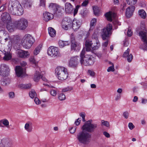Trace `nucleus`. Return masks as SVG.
<instances>
[{
  "instance_id": "f257e3e1",
  "label": "nucleus",
  "mask_w": 147,
  "mask_h": 147,
  "mask_svg": "<svg viewBox=\"0 0 147 147\" xmlns=\"http://www.w3.org/2000/svg\"><path fill=\"white\" fill-rule=\"evenodd\" d=\"M92 120L91 119L86 122L81 127L82 130L77 134L76 137L80 143L84 144L89 142L91 134L88 132H94L98 127L97 124L92 123Z\"/></svg>"
},
{
  "instance_id": "f03ea898",
  "label": "nucleus",
  "mask_w": 147,
  "mask_h": 147,
  "mask_svg": "<svg viewBox=\"0 0 147 147\" xmlns=\"http://www.w3.org/2000/svg\"><path fill=\"white\" fill-rule=\"evenodd\" d=\"M8 10L9 12L13 15L21 16L23 13L22 6L17 0H11L9 1Z\"/></svg>"
},
{
  "instance_id": "7ed1b4c3",
  "label": "nucleus",
  "mask_w": 147,
  "mask_h": 147,
  "mask_svg": "<svg viewBox=\"0 0 147 147\" xmlns=\"http://www.w3.org/2000/svg\"><path fill=\"white\" fill-rule=\"evenodd\" d=\"M85 51L83 49L80 54V61L81 65L85 66L92 65L94 63V60L92 56L89 55H85Z\"/></svg>"
},
{
  "instance_id": "20e7f679",
  "label": "nucleus",
  "mask_w": 147,
  "mask_h": 147,
  "mask_svg": "<svg viewBox=\"0 0 147 147\" xmlns=\"http://www.w3.org/2000/svg\"><path fill=\"white\" fill-rule=\"evenodd\" d=\"M55 74L57 78L61 80H65L68 75L67 69L62 67H57L55 69Z\"/></svg>"
},
{
  "instance_id": "39448f33",
  "label": "nucleus",
  "mask_w": 147,
  "mask_h": 147,
  "mask_svg": "<svg viewBox=\"0 0 147 147\" xmlns=\"http://www.w3.org/2000/svg\"><path fill=\"white\" fill-rule=\"evenodd\" d=\"M16 28L21 30L25 29L28 26V22L27 20L24 18L16 21L14 22Z\"/></svg>"
},
{
  "instance_id": "423d86ee",
  "label": "nucleus",
  "mask_w": 147,
  "mask_h": 147,
  "mask_svg": "<svg viewBox=\"0 0 147 147\" xmlns=\"http://www.w3.org/2000/svg\"><path fill=\"white\" fill-rule=\"evenodd\" d=\"M112 25L110 24H109L106 27L102 30L101 34L102 38L103 40H105L109 37L111 34V30L112 29Z\"/></svg>"
},
{
  "instance_id": "0eeeda50",
  "label": "nucleus",
  "mask_w": 147,
  "mask_h": 147,
  "mask_svg": "<svg viewBox=\"0 0 147 147\" xmlns=\"http://www.w3.org/2000/svg\"><path fill=\"white\" fill-rule=\"evenodd\" d=\"M139 35L141 37L142 41L144 42L143 44L141 46V48L144 50H147V32L146 31H140L139 33Z\"/></svg>"
},
{
  "instance_id": "6e6552de",
  "label": "nucleus",
  "mask_w": 147,
  "mask_h": 147,
  "mask_svg": "<svg viewBox=\"0 0 147 147\" xmlns=\"http://www.w3.org/2000/svg\"><path fill=\"white\" fill-rule=\"evenodd\" d=\"M47 53L49 56L55 57L59 55V49L57 47L51 46L48 49Z\"/></svg>"
},
{
  "instance_id": "1a4fd4ad",
  "label": "nucleus",
  "mask_w": 147,
  "mask_h": 147,
  "mask_svg": "<svg viewBox=\"0 0 147 147\" xmlns=\"http://www.w3.org/2000/svg\"><path fill=\"white\" fill-rule=\"evenodd\" d=\"M9 69L8 66L5 64H1L0 66V75L3 76H8L9 74Z\"/></svg>"
},
{
  "instance_id": "9d476101",
  "label": "nucleus",
  "mask_w": 147,
  "mask_h": 147,
  "mask_svg": "<svg viewBox=\"0 0 147 147\" xmlns=\"http://www.w3.org/2000/svg\"><path fill=\"white\" fill-rule=\"evenodd\" d=\"M98 34L94 32L92 35V42L93 45V47L95 49H98L100 46V44L98 40Z\"/></svg>"
},
{
  "instance_id": "9b49d317",
  "label": "nucleus",
  "mask_w": 147,
  "mask_h": 147,
  "mask_svg": "<svg viewBox=\"0 0 147 147\" xmlns=\"http://www.w3.org/2000/svg\"><path fill=\"white\" fill-rule=\"evenodd\" d=\"M1 20L5 24L9 23L11 22V19L10 14L6 12L3 13L2 14Z\"/></svg>"
},
{
  "instance_id": "f8f14e48",
  "label": "nucleus",
  "mask_w": 147,
  "mask_h": 147,
  "mask_svg": "<svg viewBox=\"0 0 147 147\" xmlns=\"http://www.w3.org/2000/svg\"><path fill=\"white\" fill-rule=\"evenodd\" d=\"M78 57H71L69 63V66L70 67L76 68L77 67L78 64Z\"/></svg>"
},
{
  "instance_id": "ddd939ff",
  "label": "nucleus",
  "mask_w": 147,
  "mask_h": 147,
  "mask_svg": "<svg viewBox=\"0 0 147 147\" xmlns=\"http://www.w3.org/2000/svg\"><path fill=\"white\" fill-rule=\"evenodd\" d=\"M15 71L16 75L18 77H22L25 73V69L20 66L16 67Z\"/></svg>"
},
{
  "instance_id": "4468645a",
  "label": "nucleus",
  "mask_w": 147,
  "mask_h": 147,
  "mask_svg": "<svg viewBox=\"0 0 147 147\" xmlns=\"http://www.w3.org/2000/svg\"><path fill=\"white\" fill-rule=\"evenodd\" d=\"M16 53L18 56L21 58H25L28 56L29 53L27 51H24L21 49H18Z\"/></svg>"
},
{
  "instance_id": "2eb2a0df",
  "label": "nucleus",
  "mask_w": 147,
  "mask_h": 147,
  "mask_svg": "<svg viewBox=\"0 0 147 147\" xmlns=\"http://www.w3.org/2000/svg\"><path fill=\"white\" fill-rule=\"evenodd\" d=\"M12 144V142L10 140L7 139H3L0 144V147H11Z\"/></svg>"
},
{
  "instance_id": "dca6fc26",
  "label": "nucleus",
  "mask_w": 147,
  "mask_h": 147,
  "mask_svg": "<svg viewBox=\"0 0 147 147\" xmlns=\"http://www.w3.org/2000/svg\"><path fill=\"white\" fill-rule=\"evenodd\" d=\"M43 20L46 22H48L54 18L53 15L49 12L46 11L43 13Z\"/></svg>"
},
{
  "instance_id": "f3484780",
  "label": "nucleus",
  "mask_w": 147,
  "mask_h": 147,
  "mask_svg": "<svg viewBox=\"0 0 147 147\" xmlns=\"http://www.w3.org/2000/svg\"><path fill=\"white\" fill-rule=\"evenodd\" d=\"M135 9V7L134 6H129L127 8L125 15L127 18H129L133 15Z\"/></svg>"
},
{
  "instance_id": "a211bd4d",
  "label": "nucleus",
  "mask_w": 147,
  "mask_h": 147,
  "mask_svg": "<svg viewBox=\"0 0 147 147\" xmlns=\"http://www.w3.org/2000/svg\"><path fill=\"white\" fill-rule=\"evenodd\" d=\"M81 23L80 21L76 19H74L72 22V27L73 29L77 31L80 28Z\"/></svg>"
},
{
  "instance_id": "6ab92c4d",
  "label": "nucleus",
  "mask_w": 147,
  "mask_h": 147,
  "mask_svg": "<svg viewBox=\"0 0 147 147\" xmlns=\"http://www.w3.org/2000/svg\"><path fill=\"white\" fill-rule=\"evenodd\" d=\"M130 49L128 48L123 53V57H127V60L129 62H131L133 59V56L132 54H129Z\"/></svg>"
},
{
  "instance_id": "aec40b11",
  "label": "nucleus",
  "mask_w": 147,
  "mask_h": 147,
  "mask_svg": "<svg viewBox=\"0 0 147 147\" xmlns=\"http://www.w3.org/2000/svg\"><path fill=\"white\" fill-rule=\"evenodd\" d=\"M116 16L115 13L112 11H109L105 14V16L107 20L111 21Z\"/></svg>"
},
{
  "instance_id": "412c9836",
  "label": "nucleus",
  "mask_w": 147,
  "mask_h": 147,
  "mask_svg": "<svg viewBox=\"0 0 147 147\" xmlns=\"http://www.w3.org/2000/svg\"><path fill=\"white\" fill-rule=\"evenodd\" d=\"M74 9L73 6L69 3H66L65 5V10L66 13L70 14L73 12Z\"/></svg>"
},
{
  "instance_id": "4be33fe9",
  "label": "nucleus",
  "mask_w": 147,
  "mask_h": 147,
  "mask_svg": "<svg viewBox=\"0 0 147 147\" xmlns=\"http://www.w3.org/2000/svg\"><path fill=\"white\" fill-rule=\"evenodd\" d=\"M85 46L87 51H90L91 48H92L93 50L96 49H94V48L93 47L94 46L92 40H86L85 42Z\"/></svg>"
},
{
  "instance_id": "5701e85b",
  "label": "nucleus",
  "mask_w": 147,
  "mask_h": 147,
  "mask_svg": "<svg viewBox=\"0 0 147 147\" xmlns=\"http://www.w3.org/2000/svg\"><path fill=\"white\" fill-rule=\"evenodd\" d=\"M6 28L7 30L9 32L13 31L16 28V27L15 26L14 23L13 24L12 22L9 23H7Z\"/></svg>"
},
{
  "instance_id": "b1692460",
  "label": "nucleus",
  "mask_w": 147,
  "mask_h": 147,
  "mask_svg": "<svg viewBox=\"0 0 147 147\" xmlns=\"http://www.w3.org/2000/svg\"><path fill=\"white\" fill-rule=\"evenodd\" d=\"M25 41L29 42H34V40L33 38L29 34H27L25 35L23 38L22 41Z\"/></svg>"
},
{
  "instance_id": "393cba45",
  "label": "nucleus",
  "mask_w": 147,
  "mask_h": 147,
  "mask_svg": "<svg viewBox=\"0 0 147 147\" xmlns=\"http://www.w3.org/2000/svg\"><path fill=\"white\" fill-rule=\"evenodd\" d=\"M80 46L79 43L75 42L71 43V49L72 50H79L80 49Z\"/></svg>"
},
{
  "instance_id": "a878e982",
  "label": "nucleus",
  "mask_w": 147,
  "mask_h": 147,
  "mask_svg": "<svg viewBox=\"0 0 147 147\" xmlns=\"http://www.w3.org/2000/svg\"><path fill=\"white\" fill-rule=\"evenodd\" d=\"M54 13V14L57 15H60V14L62 13V10H64L63 7L58 5Z\"/></svg>"
},
{
  "instance_id": "bb28decb",
  "label": "nucleus",
  "mask_w": 147,
  "mask_h": 147,
  "mask_svg": "<svg viewBox=\"0 0 147 147\" xmlns=\"http://www.w3.org/2000/svg\"><path fill=\"white\" fill-rule=\"evenodd\" d=\"M22 45L24 47L27 49L30 48L32 45L33 42H28L25 41H22Z\"/></svg>"
},
{
  "instance_id": "cd10ccee",
  "label": "nucleus",
  "mask_w": 147,
  "mask_h": 147,
  "mask_svg": "<svg viewBox=\"0 0 147 147\" xmlns=\"http://www.w3.org/2000/svg\"><path fill=\"white\" fill-rule=\"evenodd\" d=\"M24 128L28 132H31L32 130V123L30 122L27 123L25 125Z\"/></svg>"
},
{
  "instance_id": "c85d7f7f",
  "label": "nucleus",
  "mask_w": 147,
  "mask_h": 147,
  "mask_svg": "<svg viewBox=\"0 0 147 147\" xmlns=\"http://www.w3.org/2000/svg\"><path fill=\"white\" fill-rule=\"evenodd\" d=\"M58 44L59 47L62 48L65 46L69 45V42L68 41H63L60 40Z\"/></svg>"
},
{
  "instance_id": "c756f323",
  "label": "nucleus",
  "mask_w": 147,
  "mask_h": 147,
  "mask_svg": "<svg viewBox=\"0 0 147 147\" xmlns=\"http://www.w3.org/2000/svg\"><path fill=\"white\" fill-rule=\"evenodd\" d=\"M41 78V75L39 71H36L34 74L33 78L34 80L36 82H37Z\"/></svg>"
},
{
  "instance_id": "7c9ffc66",
  "label": "nucleus",
  "mask_w": 147,
  "mask_h": 147,
  "mask_svg": "<svg viewBox=\"0 0 147 147\" xmlns=\"http://www.w3.org/2000/svg\"><path fill=\"white\" fill-rule=\"evenodd\" d=\"M49 33L50 36L51 37H54L56 35V31L51 27L49 28L48 29Z\"/></svg>"
},
{
  "instance_id": "2f4dec72",
  "label": "nucleus",
  "mask_w": 147,
  "mask_h": 147,
  "mask_svg": "<svg viewBox=\"0 0 147 147\" xmlns=\"http://www.w3.org/2000/svg\"><path fill=\"white\" fill-rule=\"evenodd\" d=\"M57 5H58L56 3H50L49 5V8L50 9L53 11L54 13L57 7Z\"/></svg>"
},
{
  "instance_id": "473e14b6",
  "label": "nucleus",
  "mask_w": 147,
  "mask_h": 147,
  "mask_svg": "<svg viewBox=\"0 0 147 147\" xmlns=\"http://www.w3.org/2000/svg\"><path fill=\"white\" fill-rule=\"evenodd\" d=\"M96 19L95 18H93L91 20L90 30H92L94 28L96 24Z\"/></svg>"
},
{
  "instance_id": "72a5a7b5",
  "label": "nucleus",
  "mask_w": 147,
  "mask_h": 147,
  "mask_svg": "<svg viewBox=\"0 0 147 147\" xmlns=\"http://www.w3.org/2000/svg\"><path fill=\"white\" fill-rule=\"evenodd\" d=\"M5 56L3 58L5 60L8 61L10 60L11 58V54L8 52H6L4 53Z\"/></svg>"
},
{
  "instance_id": "f704fd0d",
  "label": "nucleus",
  "mask_w": 147,
  "mask_h": 147,
  "mask_svg": "<svg viewBox=\"0 0 147 147\" xmlns=\"http://www.w3.org/2000/svg\"><path fill=\"white\" fill-rule=\"evenodd\" d=\"M71 21L69 19H68L66 18H65L63 20L62 23H63V25H66L68 27H69L71 24Z\"/></svg>"
},
{
  "instance_id": "c9c22d12",
  "label": "nucleus",
  "mask_w": 147,
  "mask_h": 147,
  "mask_svg": "<svg viewBox=\"0 0 147 147\" xmlns=\"http://www.w3.org/2000/svg\"><path fill=\"white\" fill-rule=\"evenodd\" d=\"M22 3L24 5V6L30 7L32 5V3L29 0H23L22 1Z\"/></svg>"
},
{
  "instance_id": "e433bc0d",
  "label": "nucleus",
  "mask_w": 147,
  "mask_h": 147,
  "mask_svg": "<svg viewBox=\"0 0 147 147\" xmlns=\"http://www.w3.org/2000/svg\"><path fill=\"white\" fill-rule=\"evenodd\" d=\"M42 45L40 44L35 48L34 51V55H36L39 53L42 48Z\"/></svg>"
},
{
  "instance_id": "4c0bfd02",
  "label": "nucleus",
  "mask_w": 147,
  "mask_h": 147,
  "mask_svg": "<svg viewBox=\"0 0 147 147\" xmlns=\"http://www.w3.org/2000/svg\"><path fill=\"white\" fill-rule=\"evenodd\" d=\"M19 86L21 88L28 89L31 88V85L30 84H21L19 85Z\"/></svg>"
},
{
  "instance_id": "58836bf2",
  "label": "nucleus",
  "mask_w": 147,
  "mask_h": 147,
  "mask_svg": "<svg viewBox=\"0 0 147 147\" xmlns=\"http://www.w3.org/2000/svg\"><path fill=\"white\" fill-rule=\"evenodd\" d=\"M139 15L143 19H145L146 16V13L143 9H141L138 11Z\"/></svg>"
},
{
  "instance_id": "ea45409f",
  "label": "nucleus",
  "mask_w": 147,
  "mask_h": 147,
  "mask_svg": "<svg viewBox=\"0 0 147 147\" xmlns=\"http://www.w3.org/2000/svg\"><path fill=\"white\" fill-rule=\"evenodd\" d=\"M1 84L3 86H6L10 84V81L8 79H6L1 81Z\"/></svg>"
},
{
  "instance_id": "a19ab883",
  "label": "nucleus",
  "mask_w": 147,
  "mask_h": 147,
  "mask_svg": "<svg viewBox=\"0 0 147 147\" xmlns=\"http://www.w3.org/2000/svg\"><path fill=\"white\" fill-rule=\"evenodd\" d=\"M29 94L32 98H33L36 96V93L34 89H32L31 91L29 92Z\"/></svg>"
},
{
  "instance_id": "79ce46f5",
  "label": "nucleus",
  "mask_w": 147,
  "mask_h": 147,
  "mask_svg": "<svg viewBox=\"0 0 147 147\" xmlns=\"http://www.w3.org/2000/svg\"><path fill=\"white\" fill-rule=\"evenodd\" d=\"M93 9L94 14L96 16L98 15L100 11L99 8L97 6H93Z\"/></svg>"
},
{
  "instance_id": "37998d69",
  "label": "nucleus",
  "mask_w": 147,
  "mask_h": 147,
  "mask_svg": "<svg viewBox=\"0 0 147 147\" xmlns=\"http://www.w3.org/2000/svg\"><path fill=\"white\" fill-rule=\"evenodd\" d=\"M65 98V95L63 93L59 94L58 96V98L60 100H64Z\"/></svg>"
},
{
  "instance_id": "c03bdc74",
  "label": "nucleus",
  "mask_w": 147,
  "mask_h": 147,
  "mask_svg": "<svg viewBox=\"0 0 147 147\" xmlns=\"http://www.w3.org/2000/svg\"><path fill=\"white\" fill-rule=\"evenodd\" d=\"M73 89V88L72 87H67L64 88L62 89V91L63 92H65L69 91H71Z\"/></svg>"
},
{
  "instance_id": "a18cd8bd",
  "label": "nucleus",
  "mask_w": 147,
  "mask_h": 147,
  "mask_svg": "<svg viewBox=\"0 0 147 147\" xmlns=\"http://www.w3.org/2000/svg\"><path fill=\"white\" fill-rule=\"evenodd\" d=\"M110 63L112 65V66L109 67L107 69V71L108 72L111 71H113L115 70L114 68V66L113 64L111 62H110Z\"/></svg>"
},
{
  "instance_id": "49530a36",
  "label": "nucleus",
  "mask_w": 147,
  "mask_h": 147,
  "mask_svg": "<svg viewBox=\"0 0 147 147\" xmlns=\"http://www.w3.org/2000/svg\"><path fill=\"white\" fill-rule=\"evenodd\" d=\"M101 123L103 125L107 127H109L110 126L109 122L107 121H105L104 120H102Z\"/></svg>"
},
{
  "instance_id": "de8ad7c7",
  "label": "nucleus",
  "mask_w": 147,
  "mask_h": 147,
  "mask_svg": "<svg viewBox=\"0 0 147 147\" xmlns=\"http://www.w3.org/2000/svg\"><path fill=\"white\" fill-rule=\"evenodd\" d=\"M76 126H75L71 127L69 129V131L70 133L71 134L74 133L76 131Z\"/></svg>"
},
{
  "instance_id": "09e8293b",
  "label": "nucleus",
  "mask_w": 147,
  "mask_h": 147,
  "mask_svg": "<svg viewBox=\"0 0 147 147\" xmlns=\"http://www.w3.org/2000/svg\"><path fill=\"white\" fill-rule=\"evenodd\" d=\"M88 11L87 10H82L80 12V14L83 17H85L88 13Z\"/></svg>"
},
{
  "instance_id": "8fccbe9b",
  "label": "nucleus",
  "mask_w": 147,
  "mask_h": 147,
  "mask_svg": "<svg viewBox=\"0 0 147 147\" xmlns=\"http://www.w3.org/2000/svg\"><path fill=\"white\" fill-rule=\"evenodd\" d=\"M80 7V5H77L76 6L75 9L74 10V15L75 16L77 13L78 9Z\"/></svg>"
},
{
  "instance_id": "3c124183",
  "label": "nucleus",
  "mask_w": 147,
  "mask_h": 147,
  "mask_svg": "<svg viewBox=\"0 0 147 147\" xmlns=\"http://www.w3.org/2000/svg\"><path fill=\"white\" fill-rule=\"evenodd\" d=\"M8 95L10 98H13L15 97V94L14 92H9Z\"/></svg>"
},
{
  "instance_id": "603ef678",
  "label": "nucleus",
  "mask_w": 147,
  "mask_h": 147,
  "mask_svg": "<svg viewBox=\"0 0 147 147\" xmlns=\"http://www.w3.org/2000/svg\"><path fill=\"white\" fill-rule=\"evenodd\" d=\"M106 41L104 42H103L102 44V46L103 47H107L108 42H109V39L108 38H107L106 40H105Z\"/></svg>"
},
{
  "instance_id": "864d4df0",
  "label": "nucleus",
  "mask_w": 147,
  "mask_h": 147,
  "mask_svg": "<svg viewBox=\"0 0 147 147\" xmlns=\"http://www.w3.org/2000/svg\"><path fill=\"white\" fill-rule=\"evenodd\" d=\"M3 124L6 126L8 125H9V122L6 119H3L2 120Z\"/></svg>"
},
{
  "instance_id": "5fc2aeb1",
  "label": "nucleus",
  "mask_w": 147,
  "mask_h": 147,
  "mask_svg": "<svg viewBox=\"0 0 147 147\" xmlns=\"http://www.w3.org/2000/svg\"><path fill=\"white\" fill-rule=\"evenodd\" d=\"M50 94L53 96H55L57 94L56 91L54 90H51L50 92Z\"/></svg>"
},
{
  "instance_id": "6e6d98bb",
  "label": "nucleus",
  "mask_w": 147,
  "mask_h": 147,
  "mask_svg": "<svg viewBox=\"0 0 147 147\" xmlns=\"http://www.w3.org/2000/svg\"><path fill=\"white\" fill-rule=\"evenodd\" d=\"M123 115L125 119H127L128 117L129 113L127 111H125L123 113Z\"/></svg>"
},
{
  "instance_id": "4d7b16f0",
  "label": "nucleus",
  "mask_w": 147,
  "mask_h": 147,
  "mask_svg": "<svg viewBox=\"0 0 147 147\" xmlns=\"http://www.w3.org/2000/svg\"><path fill=\"white\" fill-rule=\"evenodd\" d=\"M81 120V118H78L75 121V123L76 125L78 126L80 124Z\"/></svg>"
},
{
  "instance_id": "13d9d810",
  "label": "nucleus",
  "mask_w": 147,
  "mask_h": 147,
  "mask_svg": "<svg viewBox=\"0 0 147 147\" xmlns=\"http://www.w3.org/2000/svg\"><path fill=\"white\" fill-rule=\"evenodd\" d=\"M5 35L6 36V38H5V35L3 36V38L4 39L5 41L6 42L9 39V34H5Z\"/></svg>"
},
{
  "instance_id": "bf43d9fd",
  "label": "nucleus",
  "mask_w": 147,
  "mask_h": 147,
  "mask_svg": "<svg viewBox=\"0 0 147 147\" xmlns=\"http://www.w3.org/2000/svg\"><path fill=\"white\" fill-rule=\"evenodd\" d=\"M128 127L130 129L132 130L134 128L135 126L132 123H129L128 124Z\"/></svg>"
},
{
  "instance_id": "052dcab7",
  "label": "nucleus",
  "mask_w": 147,
  "mask_h": 147,
  "mask_svg": "<svg viewBox=\"0 0 147 147\" xmlns=\"http://www.w3.org/2000/svg\"><path fill=\"white\" fill-rule=\"evenodd\" d=\"M40 6L45 7V0H40Z\"/></svg>"
},
{
  "instance_id": "680f3d73",
  "label": "nucleus",
  "mask_w": 147,
  "mask_h": 147,
  "mask_svg": "<svg viewBox=\"0 0 147 147\" xmlns=\"http://www.w3.org/2000/svg\"><path fill=\"white\" fill-rule=\"evenodd\" d=\"M88 74L92 76H94L95 75V73L93 71L91 70L88 71Z\"/></svg>"
},
{
  "instance_id": "e2e57ef3",
  "label": "nucleus",
  "mask_w": 147,
  "mask_h": 147,
  "mask_svg": "<svg viewBox=\"0 0 147 147\" xmlns=\"http://www.w3.org/2000/svg\"><path fill=\"white\" fill-rule=\"evenodd\" d=\"M6 9L5 5H3L0 7V12L4 11Z\"/></svg>"
},
{
  "instance_id": "0e129e2a",
  "label": "nucleus",
  "mask_w": 147,
  "mask_h": 147,
  "mask_svg": "<svg viewBox=\"0 0 147 147\" xmlns=\"http://www.w3.org/2000/svg\"><path fill=\"white\" fill-rule=\"evenodd\" d=\"M34 99V101L36 104L38 105L40 103V101L39 100V99L36 97Z\"/></svg>"
},
{
  "instance_id": "69168bd1",
  "label": "nucleus",
  "mask_w": 147,
  "mask_h": 147,
  "mask_svg": "<svg viewBox=\"0 0 147 147\" xmlns=\"http://www.w3.org/2000/svg\"><path fill=\"white\" fill-rule=\"evenodd\" d=\"M103 135L107 138H109L110 137L109 134L107 131H105L103 132Z\"/></svg>"
},
{
  "instance_id": "338daca9",
  "label": "nucleus",
  "mask_w": 147,
  "mask_h": 147,
  "mask_svg": "<svg viewBox=\"0 0 147 147\" xmlns=\"http://www.w3.org/2000/svg\"><path fill=\"white\" fill-rule=\"evenodd\" d=\"M88 3V1L85 0L82 3L81 5L82 6H86L87 5Z\"/></svg>"
},
{
  "instance_id": "774afa93",
  "label": "nucleus",
  "mask_w": 147,
  "mask_h": 147,
  "mask_svg": "<svg viewBox=\"0 0 147 147\" xmlns=\"http://www.w3.org/2000/svg\"><path fill=\"white\" fill-rule=\"evenodd\" d=\"M132 34V32H131V30L129 29L127 32V35L129 36H131Z\"/></svg>"
}]
</instances>
